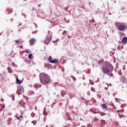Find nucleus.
<instances>
[{
  "label": "nucleus",
  "mask_w": 127,
  "mask_h": 127,
  "mask_svg": "<svg viewBox=\"0 0 127 127\" xmlns=\"http://www.w3.org/2000/svg\"><path fill=\"white\" fill-rule=\"evenodd\" d=\"M91 90L95 92V89L93 87L91 88Z\"/></svg>",
  "instance_id": "obj_22"
},
{
  "label": "nucleus",
  "mask_w": 127,
  "mask_h": 127,
  "mask_svg": "<svg viewBox=\"0 0 127 127\" xmlns=\"http://www.w3.org/2000/svg\"><path fill=\"white\" fill-rule=\"evenodd\" d=\"M106 125V121L104 120L101 121V126L103 127V126H105Z\"/></svg>",
  "instance_id": "obj_10"
},
{
  "label": "nucleus",
  "mask_w": 127,
  "mask_h": 127,
  "mask_svg": "<svg viewBox=\"0 0 127 127\" xmlns=\"http://www.w3.org/2000/svg\"><path fill=\"white\" fill-rule=\"evenodd\" d=\"M36 42V40L34 38H32L30 40V45H34V43Z\"/></svg>",
  "instance_id": "obj_6"
},
{
  "label": "nucleus",
  "mask_w": 127,
  "mask_h": 127,
  "mask_svg": "<svg viewBox=\"0 0 127 127\" xmlns=\"http://www.w3.org/2000/svg\"><path fill=\"white\" fill-rule=\"evenodd\" d=\"M122 42L123 43V44H127V37L123 38Z\"/></svg>",
  "instance_id": "obj_7"
},
{
  "label": "nucleus",
  "mask_w": 127,
  "mask_h": 127,
  "mask_svg": "<svg viewBox=\"0 0 127 127\" xmlns=\"http://www.w3.org/2000/svg\"><path fill=\"white\" fill-rule=\"evenodd\" d=\"M7 11L8 12V13H11V12H12V10L10 9H8Z\"/></svg>",
  "instance_id": "obj_17"
},
{
  "label": "nucleus",
  "mask_w": 127,
  "mask_h": 127,
  "mask_svg": "<svg viewBox=\"0 0 127 127\" xmlns=\"http://www.w3.org/2000/svg\"><path fill=\"white\" fill-rule=\"evenodd\" d=\"M61 93H62V96L63 97H64V94H65V91H62Z\"/></svg>",
  "instance_id": "obj_18"
},
{
  "label": "nucleus",
  "mask_w": 127,
  "mask_h": 127,
  "mask_svg": "<svg viewBox=\"0 0 127 127\" xmlns=\"http://www.w3.org/2000/svg\"><path fill=\"white\" fill-rule=\"evenodd\" d=\"M31 116L32 118H34V116H35V114L34 113H32L31 114Z\"/></svg>",
  "instance_id": "obj_21"
},
{
  "label": "nucleus",
  "mask_w": 127,
  "mask_h": 127,
  "mask_svg": "<svg viewBox=\"0 0 127 127\" xmlns=\"http://www.w3.org/2000/svg\"><path fill=\"white\" fill-rule=\"evenodd\" d=\"M53 60H52V57H50L49 58V61L50 62V63H51V62L53 61Z\"/></svg>",
  "instance_id": "obj_15"
},
{
  "label": "nucleus",
  "mask_w": 127,
  "mask_h": 127,
  "mask_svg": "<svg viewBox=\"0 0 127 127\" xmlns=\"http://www.w3.org/2000/svg\"><path fill=\"white\" fill-rule=\"evenodd\" d=\"M59 62V60H53V61L51 62V63L56 64V63H58Z\"/></svg>",
  "instance_id": "obj_8"
},
{
  "label": "nucleus",
  "mask_w": 127,
  "mask_h": 127,
  "mask_svg": "<svg viewBox=\"0 0 127 127\" xmlns=\"http://www.w3.org/2000/svg\"><path fill=\"white\" fill-rule=\"evenodd\" d=\"M20 42H21V41H20V40H18L15 41V43L16 44H19V43H20Z\"/></svg>",
  "instance_id": "obj_16"
},
{
  "label": "nucleus",
  "mask_w": 127,
  "mask_h": 127,
  "mask_svg": "<svg viewBox=\"0 0 127 127\" xmlns=\"http://www.w3.org/2000/svg\"><path fill=\"white\" fill-rule=\"evenodd\" d=\"M116 26L118 27V30L120 31H125L126 30V24L125 23L116 22Z\"/></svg>",
  "instance_id": "obj_3"
},
{
  "label": "nucleus",
  "mask_w": 127,
  "mask_h": 127,
  "mask_svg": "<svg viewBox=\"0 0 127 127\" xmlns=\"http://www.w3.org/2000/svg\"><path fill=\"white\" fill-rule=\"evenodd\" d=\"M20 118H23V116H20Z\"/></svg>",
  "instance_id": "obj_27"
},
{
  "label": "nucleus",
  "mask_w": 127,
  "mask_h": 127,
  "mask_svg": "<svg viewBox=\"0 0 127 127\" xmlns=\"http://www.w3.org/2000/svg\"><path fill=\"white\" fill-rule=\"evenodd\" d=\"M17 118L18 119V120H20V119L19 118V117H17Z\"/></svg>",
  "instance_id": "obj_26"
},
{
  "label": "nucleus",
  "mask_w": 127,
  "mask_h": 127,
  "mask_svg": "<svg viewBox=\"0 0 127 127\" xmlns=\"http://www.w3.org/2000/svg\"><path fill=\"white\" fill-rule=\"evenodd\" d=\"M52 40V37H51V35H48L47 36L46 40L45 41V44H49V43H50V41H51Z\"/></svg>",
  "instance_id": "obj_4"
},
{
  "label": "nucleus",
  "mask_w": 127,
  "mask_h": 127,
  "mask_svg": "<svg viewBox=\"0 0 127 127\" xmlns=\"http://www.w3.org/2000/svg\"><path fill=\"white\" fill-rule=\"evenodd\" d=\"M22 15H24V14L23 13V14H22Z\"/></svg>",
  "instance_id": "obj_28"
},
{
  "label": "nucleus",
  "mask_w": 127,
  "mask_h": 127,
  "mask_svg": "<svg viewBox=\"0 0 127 127\" xmlns=\"http://www.w3.org/2000/svg\"><path fill=\"white\" fill-rule=\"evenodd\" d=\"M103 72L105 74H108V73H112L113 70H114V67L109 64H106L102 67Z\"/></svg>",
  "instance_id": "obj_2"
},
{
  "label": "nucleus",
  "mask_w": 127,
  "mask_h": 127,
  "mask_svg": "<svg viewBox=\"0 0 127 127\" xmlns=\"http://www.w3.org/2000/svg\"><path fill=\"white\" fill-rule=\"evenodd\" d=\"M25 52H26V53H29V51H27V50H26V51H25Z\"/></svg>",
  "instance_id": "obj_23"
},
{
  "label": "nucleus",
  "mask_w": 127,
  "mask_h": 127,
  "mask_svg": "<svg viewBox=\"0 0 127 127\" xmlns=\"http://www.w3.org/2000/svg\"><path fill=\"white\" fill-rule=\"evenodd\" d=\"M16 81L18 82V84H21V83H22V81H21L20 80H19L18 78H17Z\"/></svg>",
  "instance_id": "obj_14"
},
{
  "label": "nucleus",
  "mask_w": 127,
  "mask_h": 127,
  "mask_svg": "<svg viewBox=\"0 0 127 127\" xmlns=\"http://www.w3.org/2000/svg\"><path fill=\"white\" fill-rule=\"evenodd\" d=\"M65 31H64V33H65Z\"/></svg>",
  "instance_id": "obj_29"
},
{
  "label": "nucleus",
  "mask_w": 127,
  "mask_h": 127,
  "mask_svg": "<svg viewBox=\"0 0 127 127\" xmlns=\"http://www.w3.org/2000/svg\"><path fill=\"white\" fill-rule=\"evenodd\" d=\"M17 92L20 94H22L24 92V89L22 86H19L17 89Z\"/></svg>",
  "instance_id": "obj_5"
},
{
  "label": "nucleus",
  "mask_w": 127,
  "mask_h": 127,
  "mask_svg": "<svg viewBox=\"0 0 127 127\" xmlns=\"http://www.w3.org/2000/svg\"><path fill=\"white\" fill-rule=\"evenodd\" d=\"M7 70L8 71L9 73H12V72H13V71H12V70L11 69V68L9 67H7Z\"/></svg>",
  "instance_id": "obj_11"
},
{
  "label": "nucleus",
  "mask_w": 127,
  "mask_h": 127,
  "mask_svg": "<svg viewBox=\"0 0 127 127\" xmlns=\"http://www.w3.org/2000/svg\"><path fill=\"white\" fill-rule=\"evenodd\" d=\"M36 121H34L33 122H32V123L33 124L34 126H35V125H36Z\"/></svg>",
  "instance_id": "obj_20"
},
{
  "label": "nucleus",
  "mask_w": 127,
  "mask_h": 127,
  "mask_svg": "<svg viewBox=\"0 0 127 127\" xmlns=\"http://www.w3.org/2000/svg\"><path fill=\"white\" fill-rule=\"evenodd\" d=\"M103 107L104 109H105V110H106V111H107L108 110V106H107V105L103 104Z\"/></svg>",
  "instance_id": "obj_12"
},
{
  "label": "nucleus",
  "mask_w": 127,
  "mask_h": 127,
  "mask_svg": "<svg viewBox=\"0 0 127 127\" xmlns=\"http://www.w3.org/2000/svg\"><path fill=\"white\" fill-rule=\"evenodd\" d=\"M34 87L36 89H37L38 88H40L41 87V85L39 84H35Z\"/></svg>",
  "instance_id": "obj_9"
},
{
  "label": "nucleus",
  "mask_w": 127,
  "mask_h": 127,
  "mask_svg": "<svg viewBox=\"0 0 127 127\" xmlns=\"http://www.w3.org/2000/svg\"><path fill=\"white\" fill-rule=\"evenodd\" d=\"M116 125L117 126H118V125H119V123L116 122Z\"/></svg>",
  "instance_id": "obj_24"
},
{
  "label": "nucleus",
  "mask_w": 127,
  "mask_h": 127,
  "mask_svg": "<svg viewBox=\"0 0 127 127\" xmlns=\"http://www.w3.org/2000/svg\"><path fill=\"white\" fill-rule=\"evenodd\" d=\"M44 116H47V113L45 111V109L44 110Z\"/></svg>",
  "instance_id": "obj_19"
},
{
  "label": "nucleus",
  "mask_w": 127,
  "mask_h": 127,
  "mask_svg": "<svg viewBox=\"0 0 127 127\" xmlns=\"http://www.w3.org/2000/svg\"><path fill=\"white\" fill-rule=\"evenodd\" d=\"M40 79L43 85H48L51 82L50 77L45 73H42L40 74Z\"/></svg>",
  "instance_id": "obj_1"
},
{
  "label": "nucleus",
  "mask_w": 127,
  "mask_h": 127,
  "mask_svg": "<svg viewBox=\"0 0 127 127\" xmlns=\"http://www.w3.org/2000/svg\"><path fill=\"white\" fill-rule=\"evenodd\" d=\"M73 80H74V81H76V78H74L73 79Z\"/></svg>",
  "instance_id": "obj_25"
},
{
  "label": "nucleus",
  "mask_w": 127,
  "mask_h": 127,
  "mask_svg": "<svg viewBox=\"0 0 127 127\" xmlns=\"http://www.w3.org/2000/svg\"><path fill=\"white\" fill-rule=\"evenodd\" d=\"M32 56H33L32 54H30L28 55V58H29V59H30V60H31V59H32Z\"/></svg>",
  "instance_id": "obj_13"
}]
</instances>
